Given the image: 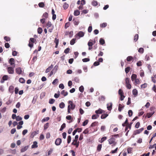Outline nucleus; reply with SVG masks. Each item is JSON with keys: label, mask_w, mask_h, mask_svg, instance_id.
Segmentation results:
<instances>
[{"label": "nucleus", "mask_w": 156, "mask_h": 156, "mask_svg": "<svg viewBox=\"0 0 156 156\" xmlns=\"http://www.w3.org/2000/svg\"><path fill=\"white\" fill-rule=\"evenodd\" d=\"M68 104H70L68 106V112L69 113H70L71 109L73 110L75 108V105L73 103V101H68Z\"/></svg>", "instance_id": "obj_1"}, {"label": "nucleus", "mask_w": 156, "mask_h": 156, "mask_svg": "<svg viewBox=\"0 0 156 156\" xmlns=\"http://www.w3.org/2000/svg\"><path fill=\"white\" fill-rule=\"evenodd\" d=\"M115 139L114 137H112L111 138L108 140L109 144H113L112 146H115L116 144V143L115 141Z\"/></svg>", "instance_id": "obj_2"}, {"label": "nucleus", "mask_w": 156, "mask_h": 156, "mask_svg": "<svg viewBox=\"0 0 156 156\" xmlns=\"http://www.w3.org/2000/svg\"><path fill=\"white\" fill-rule=\"evenodd\" d=\"M126 84V87L128 89L131 88V85L130 83V80L128 78H126L125 79Z\"/></svg>", "instance_id": "obj_3"}, {"label": "nucleus", "mask_w": 156, "mask_h": 156, "mask_svg": "<svg viewBox=\"0 0 156 156\" xmlns=\"http://www.w3.org/2000/svg\"><path fill=\"white\" fill-rule=\"evenodd\" d=\"M15 67V65L13 67H9L8 68L7 71L8 73L9 74H12L14 72V68Z\"/></svg>", "instance_id": "obj_4"}, {"label": "nucleus", "mask_w": 156, "mask_h": 156, "mask_svg": "<svg viewBox=\"0 0 156 156\" xmlns=\"http://www.w3.org/2000/svg\"><path fill=\"white\" fill-rule=\"evenodd\" d=\"M144 129L143 128H141L139 129L136 130L134 132L133 135L135 136L136 134L140 133L144 130Z\"/></svg>", "instance_id": "obj_5"}, {"label": "nucleus", "mask_w": 156, "mask_h": 156, "mask_svg": "<svg viewBox=\"0 0 156 156\" xmlns=\"http://www.w3.org/2000/svg\"><path fill=\"white\" fill-rule=\"evenodd\" d=\"M62 142V140L61 138H58L55 140V144L57 146L59 145Z\"/></svg>", "instance_id": "obj_6"}, {"label": "nucleus", "mask_w": 156, "mask_h": 156, "mask_svg": "<svg viewBox=\"0 0 156 156\" xmlns=\"http://www.w3.org/2000/svg\"><path fill=\"white\" fill-rule=\"evenodd\" d=\"M76 140H74L73 142L72 143V144L74 146H75L76 147H78L79 145V142H77Z\"/></svg>", "instance_id": "obj_7"}, {"label": "nucleus", "mask_w": 156, "mask_h": 156, "mask_svg": "<svg viewBox=\"0 0 156 156\" xmlns=\"http://www.w3.org/2000/svg\"><path fill=\"white\" fill-rule=\"evenodd\" d=\"M107 108L108 110L111 111L112 109V102L108 103L107 104Z\"/></svg>", "instance_id": "obj_8"}, {"label": "nucleus", "mask_w": 156, "mask_h": 156, "mask_svg": "<svg viewBox=\"0 0 156 156\" xmlns=\"http://www.w3.org/2000/svg\"><path fill=\"white\" fill-rule=\"evenodd\" d=\"M105 112V111L101 108H99L98 110H96L95 112L96 114H101Z\"/></svg>", "instance_id": "obj_9"}, {"label": "nucleus", "mask_w": 156, "mask_h": 156, "mask_svg": "<svg viewBox=\"0 0 156 156\" xmlns=\"http://www.w3.org/2000/svg\"><path fill=\"white\" fill-rule=\"evenodd\" d=\"M29 147V146L28 145L22 148L20 150V152H23L27 151Z\"/></svg>", "instance_id": "obj_10"}, {"label": "nucleus", "mask_w": 156, "mask_h": 156, "mask_svg": "<svg viewBox=\"0 0 156 156\" xmlns=\"http://www.w3.org/2000/svg\"><path fill=\"white\" fill-rule=\"evenodd\" d=\"M16 73L18 74H20L22 73V70L20 68H18L16 69Z\"/></svg>", "instance_id": "obj_11"}, {"label": "nucleus", "mask_w": 156, "mask_h": 156, "mask_svg": "<svg viewBox=\"0 0 156 156\" xmlns=\"http://www.w3.org/2000/svg\"><path fill=\"white\" fill-rule=\"evenodd\" d=\"M84 33L82 31L79 32L77 34V35L80 37H82L84 36Z\"/></svg>", "instance_id": "obj_12"}, {"label": "nucleus", "mask_w": 156, "mask_h": 156, "mask_svg": "<svg viewBox=\"0 0 156 156\" xmlns=\"http://www.w3.org/2000/svg\"><path fill=\"white\" fill-rule=\"evenodd\" d=\"M124 105L123 104H119V105L118 110L120 112L122 110V109L124 108Z\"/></svg>", "instance_id": "obj_13"}, {"label": "nucleus", "mask_w": 156, "mask_h": 156, "mask_svg": "<svg viewBox=\"0 0 156 156\" xmlns=\"http://www.w3.org/2000/svg\"><path fill=\"white\" fill-rule=\"evenodd\" d=\"M37 143L36 141H34L33 142V144L31 146L32 148H36L37 147L38 145H37Z\"/></svg>", "instance_id": "obj_14"}, {"label": "nucleus", "mask_w": 156, "mask_h": 156, "mask_svg": "<svg viewBox=\"0 0 156 156\" xmlns=\"http://www.w3.org/2000/svg\"><path fill=\"white\" fill-rule=\"evenodd\" d=\"M9 62L11 65H15V60L13 58H11L10 59L9 61Z\"/></svg>", "instance_id": "obj_15"}, {"label": "nucleus", "mask_w": 156, "mask_h": 156, "mask_svg": "<svg viewBox=\"0 0 156 156\" xmlns=\"http://www.w3.org/2000/svg\"><path fill=\"white\" fill-rule=\"evenodd\" d=\"M14 87L12 86H10L9 87V92L12 93L14 92Z\"/></svg>", "instance_id": "obj_16"}, {"label": "nucleus", "mask_w": 156, "mask_h": 156, "mask_svg": "<svg viewBox=\"0 0 156 156\" xmlns=\"http://www.w3.org/2000/svg\"><path fill=\"white\" fill-rule=\"evenodd\" d=\"M154 113V112L153 113H147L145 118L147 117L148 118H149L151 117Z\"/></svg>", "instance_id": "obj_17"}, {"label": "nucleus", "mask_w": 156, "mask_h": 156, "mask_svg": "<svg viewBox=\"0 0 156 156\" xmlns=\"http://www.w3.org/2000/svg\"><path fill=\"white\" fill-rule=\"evenodd\" d=\"M53 67V66L52 65H51L50 66L48 67V68L46 69L45 71L46 73H48L50 72L51 69Z\"/></svg>", "instance_id": "obj_18"}, {"label": "nucleus", "mask_w": 156, "mask_h": 156, "mask_svg": "<svg viewBox=\"0 0 156 156\" xmlns=\"http://www.w3.org/2000/svg\"><path fill=\"white\" fill-rule=\"evenodd\" d=\"M133 94L134 96L135 97H136L138 94V91L137 90L134 89L133 90Z\"/></svg>", "instance_id": "obj_19"}, {"label": "nucleus", "mask_w": 156, "mask_h": 156, "mask_svg": "<svg viewBox=\"0 0 156 156\" xmlns=\"http://www.w3.org/2000/svg\"><path fill=\"white\" fill-rule=\"evenodd\" d=\"M61 93L63 95L64 97L67 96L68 94V92L67 91H65V90H62L61 91Z\"/></svg>", "instance_id": "obj_20"}, {"label": "nucleus", "mask_w": 156, "mask_h": 156, "mask_svg": "<svg viewBox=\"0 0 156 156\" xmlns=\"http://www.w3.org/2000/svg\"><path fill=\"white\" fill-rule=\"evenodd\" d=\"M108 116V114H102L101 116V119H105Z\"/></svg>", "instance_id": "obj_21"}, {"label": "nucleus", "mask_w": 156, "mask_h": 156, "mask_svg": "<svg viewBox=\"0 0 156 156\" xmlns=\"http://www.w3.org/2000/svg\"><path fill=\"white\" fill-rule=\"evenodd\" d=\"M107 139V138L106 136L103 137L100 140H99V141L101 143H102L105 140Z\"/></svg>", "instance_id": "obj_22"}, {"label": "nucleus", "mask_w": 156, "mask_h": 156, "mask_svg": "<svg viewBox=\"0 0 156 156\" xmlns=\"http://www.w3.org/2000/svg\"><path fill=\"white\" fill-rule=\"evenodd\" d=\"M80 14V12L78 10H76L74 11V16H77L79 15Z\"/></svg>", "instance_id": "obj_23"}, {"label": "nucleus", "mask_w": 156, "mask_h": 156, "mask_svg": "<svg viewBox=\"0 0 156 156\" xmlns=\"http://www.w3.org/2000/svg\"><path fill=\"white\" fill-rule=\"evenodd\" d=\"M137 76L135 74H133L131 76V80L132 81H133L136 79Z\"/></svg>", "instance_id": "obj_24"}, {"label": "nucleus", "mask_w": 156, "mask_h": 156, "mask_svg": "<svg viewBox=\"0 0 156 156\" xmlns=\"http://www.w3.org/2000/svg\"><path fill=\"white\" fill-rule=\"evenodd\" d=\"M102 148V144H99L97 147V150L99 152L101 151Z\"/></svg>", "instance_id": "obj_25"}, {"label": "nucleus", "mask_w": 156, "mask_h": 156, "mask_svg": "<svg viewBox=\"0 0 156 156\" xmlns=\"http://www.w3.org/2000/svg\"><path fill=\"white\" fill-rule=\"evenodd\" d=\"M133 59V58L132 56H128L126 58V60L128 62L132 61Z\"/></svg>", "instance_id": "obj_26"}, {"label": "nucleus", "mask_w": 156, "mask_h": 156, "mask_svg": "<svg viewBox=\"0 0 156 156\" xmlns=\"http://www.w3.org/2000/svg\"><path fill=\"white\" fill-rule=\"evenodd\" d=\"M63 7L65 9H66L68 8L69 7V5L66 2H65L64 4Z\"/></svg>", "instance_id": "obj_27"}, {"label": "nucleus", "mask_w": 156, "mask_h": 156, "mask_svg": "<svg viewBox=\"0 0 156 156\" xmlns=\"http://www.w3.org/2000/svg\"><path fill=\"white\" fill-rule=\"evenodd\" d=\"M93 41L92 40H90L88 43V46H92L93 44L92 42Z\"/></svg>", "instance_id": "obj_28"}, {"label": "nucleus", "mask_w": 156, "mask_h": 156, "mask_svg": "<svg viewBox=\"0 0 156 156\" xmlns=\"http://www.w3.org/2000/svg\"><path fill=\"white\" fill-rule=\"evenodd\" d=\"M100 43L101 45H103L105 43V41L102 38H101L99 40Z\"/></svg>", "instance_id": "obj_29"}, {"label": "nucleus", "mask_w": 156, "mask_h": 156, "mask_svg": "<svg viewBox=\"0 0 156 156\" xmlns=\"http://www.w3.org/2000/svg\"><path fill=\"white\" fill-rule=\"evenodd\" d=\"M98 122H93L91 125L90 126V128L91 127H93L95 126H96L98 125Z\"/></svg>", "instance_id": "obj_30"}, {"label": "nucleus", "mask_w": 156, "mask_h": 156, "mask_svg": "<svg viewBox=\"0 0 156 156\" xmlns=\"http://www.w3.org/2000/svg\"><path fill=\"white\" fill-rule=\"evenodd\" d=\"M130 69V68L129 66H128L125 69V71L126 73H128Z\"/></svg>", "instance_id": "obj_31"}, {"label": "nucleus", "mask_w": 156, "mask_h": 156, "mask_svg": "<svg viewBox=\"0 0 156 156\" xmlns=\"http://www.w3.org/2000/svg\"><path fill=\"white\" fill-rule=\"evenodd\" d=\"M76 40V38L73 39L70 41V44L71 45H73L75 43Z\"/></svg>", "instance_id": "obj_32"}, {"label": "nucleus", "mask_w": 156, "mask_h": 156, "mask_svg": "<svg viewBox=\"0 0 156 156\" xmlns=\"http://www.w3.org/2000/svg\"><path fill=\"white\" fill-rule=\"evenodd\" d=\"M48 14L47 12H45L42 16V17L46 19L48 17Z\"/></svg>", "instance_id": "obj_33"}, {"label": "nucleus", "mask_w": 156, "mask_h": 156, "mask_svg": "<svg viewBox=\"0 0 156 156\" xmlns=\"http://www.w3.org/2000/svg\"><path fill=\"white\" fill-rule=\"evenodd\" d=\"M38 6L40 7L43 8L44 7L45 5L43 2H40L38 4Z\"/></svg>", "instance_id": "obj_34"}, {"label": "nucleus", "mask_w": 156, "mask_h": 156, "mask_svg": "<svg viewBox=\"0 0 156 156\" xmlns=\"http://www.w3.org/2000/svg\"><path fill=\"white\" fill-rule=\"evenodd\" d=\"M49 123H47L44 126V130H46L49 127Z\"/></svg>", "instance_id": "obj_35"}, {"label": "nucleus", "mask_w": 156, "mask_h": 156, "mask_svg": "<svg viewBox=\"0 0 156 156\" xmlns=\"http://www.w3.org/2000/svg\"><path fill=\"white\" fill-rule=\"evenodd\" d=\"M138 35L137 34H136L134 36V41L135 42L136 41L138 40Z\"/></svg>", "instance_id": "obj_36"}, {"label": "nucleus", "mask_w": 156, "mask_h": 156, "mask_svg": "<svg viewBox=\"0 0 156 156\" xmlns=\"http://www.w3.org/2000/svg\"><path fill=\"white\" fill-rule=\"evenodd\" d=\"M19 82L22 83H24L25 82V80L23 78H20L19 79Z\"/></svg>", "instance_id": "obj_37"}, {"label": "nucleus", "mask_w": 156, "mask_h": 156, "mask_svg": "<svg viewBox=\"0 0 156 156\" xmlns=\"http://www.w3.org/2000/svg\"><path fill=\"white\" fill-rule=\"evenodd\" d=\"M65 106V105L63 102H61L59 104V107L60 108H64Z\"/></svg>", "instance_id": "obj_38"}, {"label": "nucleus", "mask_w": 156, "mask_h": 156, "mask_svg": "<svg viewBox=\"0 0 156 156\" xmlns=\"http://www.w3.org/2000/svg\"><path fill=\"white\" fill-rule=\"evenodd\" d=\"M84 89V88L83 86H81L79 88V91L81 93H82L83 92Z\"/></svg>", "instance_id": "obj_39"}, {"label": "nucleus", "mask_w": 156, "mask_h": 156, "mask_svg": "<svg viewBox=\"0 0 156 156\" xmlns=\"http://www.w3.org/2000/svg\"><path fill=\"white\" fill-rule=\"evenodd\" d=\"M138 51L139 53H140L141 54H142L144 52V49L143 48H140L138 50Z\"/></svg>", "instance_id": "obj_40"}, {"label": "nucleus", "mask_w": 156, "mask_h": 156, "mask_svg": "<svg viewBox=\"0 0 156 156\" xmlns=\"http://www.w3.org/2000/svg\"><path fill=\"white\" fill-rule=\"evenodd\" d=\"M49 119V117H47L43 119L41 121L42 122H43L45 121H48Z\"/></svg>", "instance_id": "obj_41"}, {"label": "nucleus", "mask_w": 156, "mask_h": 156, "mask_svg": "<svg viewBox=\"0 0 156 156\" xmlns=\"http://www.w3.org/2000/svg\"><path fill=\"white\" fill-rule=\"evenodd\" d=\"M42 29L41 27H39L37 29V32L38 34H40L42 32Z\"/></svg>", "instance_id": "obj_42"}, {"label": "nucleus", "mask_w": 156, "mask_h": 156, "mask_svg": "<svg viewBox=\"0 0 156 156\" xmlns=\"http://www.w3.org/2000/svg\"><path fill=\"white\" fill-rule=\"evenodd\" d=\"M58 79H55L53 80L52 83L54 85H55V84H57L58 83Z\"/></svg>", "instance_id": "obj_43"}, {"label": "nucleus", "mask_w": 156, "mask_h": 156, "mask_svg": "<svg viewBox=\"0 0 156 156\" xmlns=\"http://www.w3.org/2000/svg\"><path fill=\"white\" fill-rule=\"evenodd\" d=\"M92 4L94 6H97L98 5V2L97 1L94 0L92 2Z\"/></svg>", "instance_id": "obj_44"}, {"label": "nucleus", "mask_w": 156, "mask_h": 156, "mask_svg": "<svg viewBox=\"0 0 156 156\" xmlns=\"http://www.w3.org/2000/svg\"><path fill=\"white\" fill-rule=\"evenodd\" d=\"M4 40L6 41H9L10 40V38L9 37L7 36H5L4 37Z\"/></svg>", "instance_id": "obj_45"}, {"label": "nucleus", "mask_w": 156, "mask_h": 156, "mask_svg": "<svg viewBox=\"0 0 156 156\" xmlns=\"http://www.w3.org/2000/svg\"><path fill=\"white\" fill-rule=\"evenodd\" d=\"M71 137L69 135L68 136L67 138V143L69 144L71 141Z\"/></svg>", "instance_id": "obj_46"}, {"label": "nucleus", "mask_w": 156, "mask_h": 156, "mask_svg": "<svg viewBox=\"0 0 156 156\" xmlns=\"http://www.w3.org/2000/svg\"><path fill=\"white\" fill-rule=\"evenodd\" d=\"M8 76L7 75H4L2 77V79L3 80H6L8 79Z\"/></svg>", "instance_id": "obj_47"}, {"label": "nucleus", "mask_w": 156, "mask_h": 156, "mask_svg": "<svg viewBox=\"0 0 156 156\" xmlns=\"http://www.w3.org/2000/svg\"><path fill=\"white\" fill-rule=\"evenodd\" d=\"M70 48H66L64 51V52L66 54H67L69 52Z\"/></svg>", "instance_id": "obj_48"}, {"label": "nucleus", "mask_w": 156, "mask_h": 156, "mask_svg": "<svg viewBox=\"0 0 156 156\" xmlns=\"http://www.w3.org/2000/svg\"><path fill=\"white\" fill-rule=\"evenodd\" d=\"M105 99V97L104 96H101L99 98V100L102 101H104Z\"/></svg>", "instance_id": "obj_49"}, {"label": "nucleus", "mask_w": 156, "mask_h": 156, "mask_svg": "<svg viewBox=\"0 0 156 156\" xmlns=\"http://www.w3.org/2000/svg\"><path fill=\"white\" fill-rule=\"evenodd\" d=\"M74 81L76 83H79V79L78 77H75L74 78Z\"/></svg>", "instance_id": "obj_50"}, {"label": "nucleus", "mask_w": 156, "mask_h": 156, "mask_svg": "<svg viewBox=\"0 0 156 156\" xmlns=\"http://www.w3.org/2000/svg\"><path fill=\"white\" fill-rule=\"evenodd\" d=\"M88 122V120L87 119V120H85L83 122V126H85L87 124Z\"/></svg>", "instance_id": "obj_51"}, {"label": "nucleus", "mask_w": 156, "mask_h": 156, "mask_svg": "<svg viewBox=\"0 0 156 156\" xmlns=\"http://www.w3.org/2000/svg\"><path fill=\"white\" fill-rule=\"evenodd\" d=\"M118 150V148L117 147L114 150H112L111 152L112 154H115L117 152V151Z\"/></svg>", "instance_id": "obj_52"}, {"label": "nucleus", "mask_w": 156, "mask_h": 156, "mask_svg": "<svg viewBox=\"0 0 156 156\" xmlns=\"http://www.w3.org/2000/svg\"><path fill=\"white\" fill-rule=\"evenodd\" d=\"M140 75L141 77H143L144 76V71L143 70L140 71Z\"/></svg>", "instance_id": "obj_53"}, {"label": "nucleus", "mask_w": 156, "mask_h": 156, "mask_svg": "<svg viewBox=\"0 0 156 156\" xmlns=\"http://www.w3.org/2000/svg\"><path fill=\"white\" fill-rule=\"evenodd\" d=\"M89 132V131L88 130V128H87L83 132V133L85 134H86L88 133Z\"/></svg>", "instance_id": "obj_54"}, {"label": "nucleus", "mask_w": 156, "mask_h": 156, "mask_svg": "<svg viewBox=\"0 0 156 156\" xmlns=\"http://www.w3.org/2000/svg\"><path fill=\"white\" fill-rule=\"evenodd\" d=\"M55 101V100L54 99H51L49 100V102L50 104H52Z\"/></svg>", "instance_id": "obj_55"}, {"label": "nucleus", "mask_w": 156, "mask_h": 156, "mask_svg": "<svg viewBox=\"0 0 156 156\" xmlns=\"http://www.w3.org/2000/svg\"><path fill=\"white\" fill-rule=\"evenodd\" d=\"M22 119V118L19 116H18L16 118V120L17 121H21Z\"/></svg>", "instance_id": "obj_56"}, {"label": "nucleus", "mask_w": 156, "mask_h": 156, "mask_svg": "<svg viewBox=\"0 0 156 156\" xmlns=\"http://www.w3.org/2000/svg\"><path fill=\"white\" fill-rule=\"evenodd\" d=\"M89 61H90V59L89 58H83L82 59V61L83 62H87Z\"/></svg>", "instance_id": "obj_57"}, {"label": "nucleus", "mask_w": 156, "mask_h": 156, "mask_svg": "<svg viewBox=\"0 0 156 156\" xmlns=\"http://www.w3.org/2000/svg\"><path fill=\"white\" fill-rule=\"evenodd\" d=\"M140 125V122H137L136 124V125L135 126V128H137V129L139 127Z\"/></svg>", "instance_id": "obj_58"}, {"label": "nucleus", "mask_w": 156, "mask_h": 156, "mask_svg": "<svg viewBox=\"0 0 156 156\" xmlns=\"http://www.w3.org/2000/svg\"><path fill=\"white\" fill-rule=\"evenodd\" d=\"M107 25V24L106 23H103L101 24L100 26L102 27H105Z\"/></svg>", "instance_id": "obj_59"}, {"label": "nucleus", "mask_w": 156, "mask_h": 156, "mask_svg": "<svg viewBox=\"0 0 156 156\" xmlns=\"http://www.w3.org/2000/svg\"><path fill=\"white\" fill-rule=\"evenodd\" d=\"M128 115H129V116L130 117V116H132V115L133 112L131 110H129L128 111Z\"/></svg>", "instance_id": "obj_60"}, {"label": "nucleus", "mask_w": 156, "mask_h": 156, "mask_svg": "<svg viewBox=\"0 0 156 156\" xmlns=\"http://www.w3.org/2000/svg\"><path fill=\"white\" fill-rule=\"evenodd\" d=\"M147 84L146 83H144V84H143L141 85V88H146L147 87Z\"/></svg>", "instance_id": "obj_61"}, {"label": "nucleus", "mask_w": 156, "mask_h": 156, "mask_svg": "<svg viewBox=\"0 0 156 156\" xmlns=\"http://www.w3.org/2000/svg\"><path fill=\"white\" fill-rule=\"evenodd\" d=\"M70 25V23L69 22H68L67 23H66L65 24V29H66L67 28H68Z\"/></svg>", "instance_id": "obj_62"}, {"label": "nucleus", "mask_w": 156, "mask_h": 156, "mask_svg": "<svg viewBox=\"0 0 156 156\" xmlns=\"http://www.w3.org/2000/svg\"><path fill=\"white\" fill-rule=\"evenodd\" d=\"M17 53H18L16 51H14L12 52V55L13 56H16L17 55Z\"/></svg>", "instance_id": "obj_63"}, {"label": "nucleus", "mask_w": 156, "mask_h": 156, "mask_svg": "<svg viewBox=\"0 0 156 156\" xmlns=\"http://www.w3.org/2000/svg\"><path fill=\"white\" fill-rule=\"evenodd\" d=\"M16 132V129L15 128H13L11 130V133L12 134H13Z\"/></svg>", "instance_id": "obj_64"}]
</instances>
